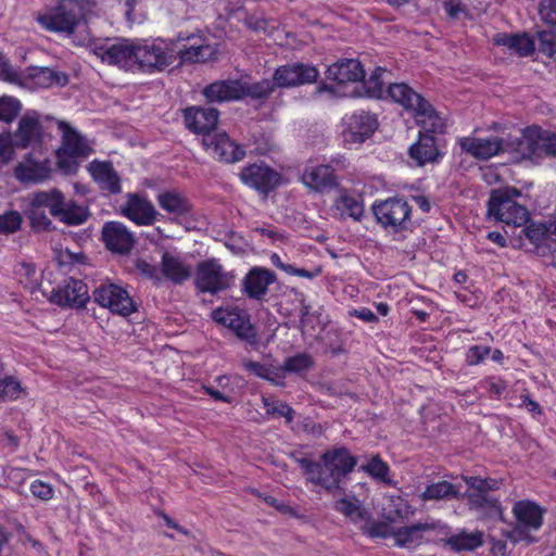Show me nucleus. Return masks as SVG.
I'll return each instance as SVG.
<instances>
[{
    "label": "nucleus",
    "mask_w": 556,
    "mask_h": 556,
    "mask_svg": "<svg viewBox=\"0 0 556 556\" xmlns=\"http://www.w3.org/2000/svg\"><path fill=\"white\" fill-rule=\"evenodd\" d=\"M333 509L343 515L353 523H357L369 518V513L364 508L356 496H343L333 504Z\"/></svg>",
    "instance_id": "4c0bfd02"
},
{
    "label": "nucleus",
    "mask_w": 556,
    "mask_h": 556,
    "mask_svg": "<svg viewBox=\"0 0 556 556\" xmlns=\"http://www.w3.org/2000/svg\"><path fill=\"white\" fill-rule=\"evenodd\" d=\"M23 392L24 389L17 378L5 376L0 379V400L14 401L17 400Z\"/></svg>",
    "instance_id": "5fc2aeb1"
},
{
    "label": "nucleus",
    "mask_w": 556,
    "mask_h": 556,
    "mask_svg": "<svg viewBox=\"0 0 556 556\" xmlns=\"http://www.w3.org/2000/svg\"><path fill=\"white\" fill-rule=\"evenodd\" d=\"M25 77L39 88H50L54 85L63 87L68 83V77L65 73L42 66L27 67Z\"/></svg>",
    "instance_id": "473e14b6"
},
{
    "label": "nucleus",
    "mask_w": 556,
    "mask_h": 556,
    "mask_svg": "<svg viewBox=\"0 0 556 556\" xmlns=\"http://www.w3.org/2000/svg\"><path fill=\"white\" fill-rule=\"evenodd\" d=\"M161 271L174 285H182L191 277V270L178 256L164 252L161 257Z\"/></svg>",
    "instance_id": "f704fd0d"
},
{
    "label": "nucleus",
    "mask_w": 556,
    "mask_h": 556,
    "mask_svg": "<svg viewBox=\"0 0 556 556\" xmlns=\"http://www.w3.org/2000/svg\"><path fill=\"white\" fill-rule=\"evenodd\" d=\"M202 144L206 152L226 164L237 163L247 154L244 147L231 140L225 131L203 137Z\"/></svg>",
    "instance_id": "4468645a"
},
{
    "label": "nucleus",
    "mask_w": 556,
    "mask_h": 556,
    "mask_svg": "<svg viewBox=\"0 0 556 556\" xmlns=\"http://www.w3.org/2000/svg\"><path fill=\"white\" fill-rule=\"evenodd\" d=\"M89 210L86 205L78 204L74 200L66 201L61 207L58 219L66 225L77 226L84 224L89 218Z\"/></svg>",
    "instance_id": "a19ab883"
},
{
    "label": "nucleus",
    "mask_w": 556,
    "mask_h": 556,
    "mask_svg": "<svg viewBox=\"0 0 556 556\" xmlns=\"http://www.w3.org/2000/svg\"><path fill=\"white\" fill-rule=\"evenodd\" d=\"M459 147L478 160H489L505 150L504 140L496 136L489 138L463 137L459 139Z\"/></svg>",
    "instance_id": "4be33fe9"
},
{
    "label": "nucleus",
    "mask_w": 556,
    "mask_h": 556,
    "mask_svg": "<svg viewBox=\"0 0 556 556\" xmlns=\"http://www.w3.org/2000/svg\"><path fill=\"white\" fill-rule=\"evenodd\" d=\"M51 173L50 161L45 157L36 160L33 153H27L24 161L16 168V177L21 181L39 182L49 178Z\"/></svg>",
    "instance_id": "a878e982"
},
{
    "label": "nucleus",
    "mask_w": 556,
    "mask_h": 556,
    "mask_svg": "<svg viewBox=\"0 0 556 556\" xmlns=\"http://www.w3.org/2000/svg\"><path fill=\"white\" fill-rule=\"evenodd\" d=\"M362 470L375 479L381 480L383 482L389 481V465L379 455L372 456L366 465L362 466Z\"/></svg>",
    "instance_id": "6e6d98bb"
},
{
    "label": "nucleus",
    "mask_w": 556,
    "mask_h": 556,
    "mask_svg": "<svg viewBox=\"0 0 556 556\" xmlns=\"http://www.w3.org/2000/svg\"><path fill=\"white\" fill-rule=\"evenodd\" d=\"M480 388L485 390L490 399H500L507 390V382L502 377L490 376L483 378Z\"/></svg>",
    "instance_id": "4d7b16f0"
},
{
    "label": "nucleus",
    "mask_w": 556,
    "mask_h": 556,
    "mask_svg": "<svg viewBox=\"0 0 556 556\" xmlns=\"http://www.w3.org/2000/svg\"><path fill=\"white\" fill-rule=\"evenodd\" d=\"M102 241L108 250L127 254L134 248L135 238L127 227L117 220L106 222L102 227Z\"/></svg>",
    "instance_id": "6ab92c4d"
},
{
    "label": "nucleus",
    "mask_w": 556,
    "mask_h": 556,
    "mask_svg": "<svg viewBox=\"0 0 556 556\" xmlns=\"http://www.w3.org/2000/svg\"><path fill=\"white\" fill-rule=\"evenodd\" d=\"M242 99L250 97L255 100H262L268 98L277 88L275 79H262L255 83H242Z\"/></svg>",
    "instance_id": "a18cd8bd"
},
{
    "label": "nucleus",
    "mask_w": 556,
    "mask_h": 556,
    "mask_svg": "<svg viewBox=\"0 0 556 556\" xmlns=\"http://www.w3.org/2000/svg\"><path fill=\"white\" fill-rule=\"evenodd\" d=\"M388 94L390 98L401 104L407 111L414 112V114L424 108L427 101L421 94L412 89L407 84H391L388 87Z\"/></svg>",
    "instance_id": "72a5a7b5"
},
{
    "label": "nucleus",
    "mask_w": 556,
    "mask_h": 556,
    "mask_svg": "<svg viewBox=\"0 0 556 556\" xmlns=\"http://www.w3.org/2000/svg\"><path fill=\"white\" fill-rule=\"evenodd\" d=\"M22 111L18 99L10 96L0 97V122L11 124Z\"/></svg>",
    "instance_id": "3c124183"
},
{
    "label": "nucleus",
    "mask_w": 556,
    "mask_h": 556,
    "mask_svg": "<svg viewBox=\"0 0 556 556\" xmlns=\"http://www.w3.org/2000/svg\"><path fill=\"white\" fill-rule=\"evenodd\" d=\"M181 112L186 129L194 135L212 136L218 124L219 111L215 108L190 105Z\"/></svg>",
    "instance_id": "2eb2a0df"
},
{
    "label": "nucleus",
    "mask_w": 556,
    "mask_h": 556,
    "mask_svg": "<svg viewBox=\"0 0 556 556\" xmlns=\"http://www.w3.org/2000/svg\"><path fill=\"white\" fill-rule=\"evenodd\" d=\"M202 94L208 102H228L242 100V87L239 79L216 80L204 87Z\"/></svg>",
    "instance_id": "b1692460"
},
{
    "label": "nucleus",
    "mask_w": 556,
    "mask_h": 556,
    "mask_svg": "<svg viewBox=\"0 0 556 556\" xmlns=\"http://www.w3.org/2000/svg\"><path fill=\"white\" fill-rule=\"evenodd\" d=\"M243 368L254 376L267 380L275 386H285V376L280 369L255 361H244Z\"/></svg>",
    "instance_id": "79ce46f5"
},
{
    "label": "nucleus",
    "mask_w": 556,
    "mask_h": 556,
    "mask_svg": "<svg viewBox=\"0 0 556 556\" xmlns=\"http://www.w3.org/2000/svg\"><path fill=\"white\" fill-rule=\"evenodd\" d=\"M212 318L217 324L229 328L238 338L250 344L256 343L257 333L245 309L239 307H218L213 311Z\"/></svg>",
    "instance_id": "ddd939ff"
},
{
    "label": "nucleus",
    "mask_w": 556,
    "mask_h": 556,
    "mask_svg": "<svg viewBox=\"0 0 556 556\" xmlns=\"http://www.w3.org/2000/svg\"><path fill=\"white\" fill-rule=\"evenodd\" d=\"M49 301L61 308L83 309L90 302L88 285L78 278L64 277L51 287Z\"/></svg>",
    "instance_id": "423d86ee"
},
{
    "label": "nucleus",
    "mask_w": 556,
    "mask_h": 556,
    "mask_svg": "<svg viewBox=\"0 0 556 556\" xmlns=\"http://www.w3.org/2000/svg\"><path fill=\"white\" fill-rule=\"evenodd\" d=\"M208 49V46L194 43L179 50L178 54L184 62H203L205 60L204 51Z\"/></svg>",
    "instance_id": "052dcab7"
},
{
    "label": "nucleus",
    "mask_w": 556,
    "mask_h": 556,
    "mask_svg": "<svg viewBox=\"0 0 556 556\" xmlns=\"http://www.w3.org/2000/svg\"><path fill=\"white\" fill-rule=\"evenodd\" d=\"M15 273L18 276L20 282L26 288L35 289L38 286L39 276L35 264L26 262L20 263Z\"/></svg>",
    "instance_id": "13d9d810"
},
{
    "label": "nucleus",
    "mask_w": 556,
    "mask_h": 556,
    "mask_svg": "<svg viewBox=\"0 0 556 556\" xmlns=\"http://www.w3.org/2000/svg\"><path fill=\"white\" fill-rule=\"evenodd\" d=\"M175 61L173 45L162 38L136 39V72H163Z\"/></svg>",
    "instance_id": "20e7f679"
},
{
    "label": "nucleus",
    "mask_w": 556,
    "mask_h": 556,
    "mask_svg": "<svg viewBox=\"0 0 556 556\" xmlns=\"http://www.w3.org/2000/svg\"><path fill=\"white\" fill-rule=\"evenodd\" d=\"M422 106L414 114L420 126L418 134H429L435 137L443 135L446 128L445 119L440 116L430 102L426 101Z\"/></svg>",
    "instance_id": "2f4dec72"
},
{
    "label": "nucleus",
    "mask_w": 556,
    "mask_h": 556,
    "mask_svg": "<svg viewBox=\"0 0 556 556\" xmlns=\"http://www.w3.org/2000/svg\"><path fill=\"white\" fill-rule=\"evenodd\" d=\"M277 266L282 271H285L286 274H288L290 276H296V277L306 278V279H314V278L318 277L323 271L321 267H319V266L314 267L313 269L300 268L293 264H288V263H280Z\"/></svg>",
    "instance_id": "680f3d73"
},
{
    "label": "nucleus",
    "mask_w": 556,
    "mask_h": 556,
    "mask_svg": "<svg viewBox=\"0 0 556 556\" xmlns=\"http://www.w3.org/2000/svg\"><path fill=\"white\" fill-rule=\"evenodd\" d=\"M299 465L309 482L332 492L354 471L357 457L346 446H333L320 455L319 462L304 457L299 459Z\"/></svg>",
    "instance_id": "f257e3e1"
},
{
    "label": "nucleus",
    "mask_w": 556,
    "mask_h": 556,
    "mask_svg": "<svg viewBox=\"0 0 556 556\" xmlns=\"http://www.w3.org/2000/svg\"><path fill=\"white\" fill-rule=\"evenodd\" d=\"M371 212L377 225L393 239H404L415 229L413 206L404 197L375 200Z\"/></svg>",
    "instance_id": "f03ea898"
},
{
    "label": "nucleus",
    "mask_w": 556,
    "mask_h": 556,
    "mask_svg": "<svg viewBox=\"0 0 556 556\" xmlns=\"http://www.w3.org/2000/svg\"><path fill=\"white\" fill-rule=\"evenodd\" d=\"M391 522H389L388 520L386 521H381V520H376V521H372L365 530V533L369 536V538H380V539H387L389 536H393V530L390 526Z\"/></svg>",
    "instance_id": "e2e57ef3"
},
{
    "label": "nucleus",
    "mask_w": 556,
    "mask_h": 556,
    "mask_svg": "<svg viewBox=\"0 0 556 556\" xmlns=\"http://www.w3.org/2000/svg\"><path fill=\"white\" fill-rule=\"evenodd\" d=\"M467 500L471 508L486 510L491 514H502V505L500 500L490 495L489 493L468 492Z\"/></svg>",
    "instance_id": "49530a36"
},
{
    "label": "nucleus",
    "mask_w": 556,
    "mask_h": 556,
    "mask_svg": "<svg viewBox=\"0 0 556 556\" xmlns=\"http://www.w3.org/2000/svg\"><path fill=\"white\" fill-rule=\"evenodd\" d=\"M17 147L13 140L10 129L3 128L0 130V168L10 163L15 155Z\"/></svg>",
    "instance_id": "864d4df0"
},
{
    "label": "nucleus",
    "mask_w": 556,
    "mask_h": 556,
    "mask_svg": "<svg viewBox=\"0 0 556 556\" xmlns=\"http://www.w3.org/2000/svg\"><path fill=\"white\" fill-rule=\"evenodd\" d=\"M262 403L268 416L283 417L287 422L293 421L295 410L287 402L263 395Z\"/></svg>",
    "instance_id": "de8ad7c7"
},
{
    "label": "nucleus",
    "mask_w": 556,
    "mask_h": 556,
    "mask_svg": "<svg viewBox=\"0 0 556 556\" xmlns=\"http://www.w3.org/2000/svg\"><path fill=\"white\" fill-rule=\"evenodd\" d=\"M93 301L111 313L127 317L137 311V305L126 288L113 283L103 282L92 292Z\"/></svg>",
    "instance_id": "9b49d317"
},
{
    "label": "nucleus",
    "mask_w": 556,
    "mask_h": 556,
    "mask_svg": "<svg viewBox=\"0 0 556 556\" xmlns=\"http://www.w3.org/2000/svg\"><path fill=\"white\" fill-rule=\"evenodd\" d=\"M92 51L103 63L136 72V40L124 39L115 43L94 42Z\"/></svg>",
    "instance_id": "f8f14e48"
},
{
    "label": "nucleus",
    "mask_w": 556,
    "mask_h": 556,
    "mask_svg": "<svg viewBox=\"0 0 556 556\" xmlns=\"http://www.w3.org/2000/svg\"><path fill=\"white\" fill-rule=\"evenodd\" d=\"M539 13L545 24L556 26V0H543Z\"/></svg>",
    "instance_id": "774afa93"
},
{
    "label": "nucleus",
    "mask_w": 556,
    "mask_h": 556,
    "mask_svg": "<svg viewBox=\"0 0 556 556\" xmlns=\"http://www.w3.org/2000/svg\"><path fill=\"white\" fill-rule=\"evenodd\" d=\"M545 509L529 500L515 503L513 514L517 523L528 530H539L543 525Z\"/></svg>",
    "instance_id": "bb28decb"
},
{
    "label": "nucleus",
    "mask_w": 556,
    "mask_h": 556,
    "mask_svg": "<svg viewBox=\"0 0 556 556\" xmlns=\"http://www.w3.org/2000/svg\"><path fill=\"white\" fill-rule=\"evenodd\" d=\"M429 529L430 526L428 523L421 522L401 527L393 532L395 545L399 547H407L412 543H420L422 540L421 532Z\"/></svg>",
    "instance_id": "37998d69"
},
{
    "label": "nucleus",
    "mask_w": 556,
    "mask_h": 556,
    "mask_svg": "<svg viewBox=\"0 0 556 556\" xmlns=\"http://www.w3.org/2000/svg\"><path fill=\"white\" fill-rule=\"evenodd\" d=\"M334 206L342 215H346L354 220H361L364 214L363 201L346 192L337 198Z\"/></svg>",
    "instance_id": "c03bdc74"
},
{
    "label": "nucleus",
    "mask_w": 556,
    "mask_h": 556,
    "mask_svg": "<svg viewBox=\"0 0 556 556\" xmlns=\"http://www.w3.org/2000/svg\"><path fill=\"white\" fill-rule=\"evenodd\" d=\"M314 366V358L308 353H298L285 359L282 366L279 368L280 374L287 371L290 374L301 375L308 371Z\"/></svg>",
    "instance_id": "09e8293b"
},
{
    "label": "nucleus",
    "mask_w": 556,
    "mask_h": 556,
    "mask_svg": "<svg viewBox=\"0 0 556 556\" xmlns=\"http://www.w3.org/2000/svg\"><path fill=\"white\" fill-rule=\"evenodd\" d=\"M233 275L226 271L219 260L212 257L198 263L194 285L202 293L217 294L231 287Z\"/></svg>",
    "instance_id": "0eeeda50"
},
{
    "label": "nucleus",
    "mask_w": 556,
    "mask_h": 556,
    "mask_svg": "<svg viewBox=\"0 0 556 556\" xmlns=\"http://www.w3.org/2000/svg\"><path fill=\"white\" fill-rule=\"evenodd\" d=\"M30 205L48 210L50 215L58 219L61 207L64 204V194L58 189L35 192L30 198Z\"/></svg>",
    "instance_id": "c9c22d12"
},
{
    "label": "nucleus",
    "mask_w": 556,
    "mask_h": 556,
    "mask_svg": "<svg viewBox=\"0 0 556 556\" xmlns=\"http://www.w3.org/2000/svg\"><path fill=\"white\" fill-rule=\"evenodd\" d=\"M87 10V0H60L54 7L39 14L37 22L50 33L70 36L85 18Z\"/></svg>",
    "instance_id": "7ed1b4c3"
},
{
    "label": "nucleus",
    "mask_w": 556,
    "mask_h": 556,
    "mask_svg": "<svg viewBox=\"0 0 556 556\" xmlns=\"http://www.w3.org/2000/svg\"><path fill=\"white\" fill-rule=\"evenodd\" d=\"M493 43L498 47H505L510 53L518 56H529L535 50L534 40L527 33H498L494 36Z\"/></svg>",
    "instance_id": "c85d7f7f"
},
{
    "label": "nucleus",
    "mask_w": 556,
    "mask_h": 556,
    "mask_svg": "<svg viewBox=\"0 0 556 556\" xmlns=\"http://www.w3.org/2000/svg\"><path fill=\"white\" fill-rule=\"evenodd\" d=\"M446 544L451 547L452 551L458 553L476 551L477 548L483 546L484 534L482 531L479 530H476L473 532L463 530L459 533L448 536L446 540Z\"/></svg>",
    "instance_id": "e433bc0d"
},
{
    "label": "nucleus",
    "mask_w": 556,
    "mask_h": 556,
    "mask_svg": "<svg viewBox=\"0 0 556 556\" xmlns=\"http://www.w3.org/2000/svg\"><path fill=\"white\" fill-rule=\"evenodd\" d=\"M414 509L408 502L400 495L388 497L383 506V517L389 522H397L413 515Z\"/></svg>",
    "instance_id": "58836bf2"
},
{
    "label": "nucleus",
    "mask_w": 556,
    "mask_h": 556,
    "mask_svg": "<svg viewBox=\"0 0 556 556\" xmlns=\"http://www.w3.org/2000/svg\"><path fill=\"white\" fill-rule=\"evenodd\" d=\"M159 206L170 215L188 217L192 215L193 205L190 199L177 190H166L156 197Z\"/></svg>",
    "instance_id": "cd10ccee"
},
{
    "label": "nucleus",
    "mask_w": 556,
    "mask_h": 556,
    "mask_svg": "<svg viewBox=\"0 0 556 556\" xmlns=\"http://www.w3.org/2000/svg\"><path fill=\"white\" fill-rule=\"evenodd\" d=\"M342 139L345 146L362 144L378 129L379 122L376 114L356 110L345 114L342 118Z\"/></svg>",
    "instance_id": "1a4fd4ad"
},
{
    "label": "nucleus",
    "mask_w": 556,
    "mask_h": 556,
    "mask_svg": "<svg viewBox=\"0 0 556 556\" xmlns=\"http://www.w3.org/2000/svg\"><path fill=\"white\" fill-rule=\"evenodd\" d=\"M21 215L15 211H11L4 215H0V232H14L21 227Z\"/></svg>",
    "instance_id": "338daca9"
},
{
    "label": "nucleus",
    "mask_w": 556,
    "mask_h": 556,
    "mask_svg": "<svg viewBox=\"0 0 556 556\" xmlns=\"http://www.w3.org/2000/svg\"><path fill=\"white\" fill-rule=\"evenodd\" d=\"M422 501L453 500L459 497V489L448 481H438L426 486L420 494Z\"/></svg>",
    "instance_id": "ea45409f"
},
{
    "label": "nucleus",
    "mask_w": 556,
    "mask_h": 556,
    "mask_svg": "<svg viewBox=\"0 0 556 556\" xmlns=\"http://www.w3.org/2000/svg\"><path fill=\"white\" fill-rule=\"evenodd\" d=\"M276 281V274L264 267H253L242 280V291L249 298L261 301L267 294L268 287Z\"/></svg>",
    "instance_id": "412c9836"
},
{
    "label": "nucleus",
    "mask_w": 556,
    "mask_h": 556,
    "mask_svg": "<svg viewBox=\"0 0 556 556\" xmlns=\"http://www.w3.org/2000/svg\"><path fill=\"white\" fill-rule=\"evenodd\" d=\"M540 49L551 58H556V33L542 30L538 34Z\"/></svg>",
    "instance_id": "69168bd1"
},
{
    "label": "nucleus",
    "mask_w": 556,
    "mask_h": 556,
    "mask_svg": "<svg viewBox=\"0 0 556 556\" xmlns=\"http://www.w3.org/2000/svg\"><path fill=\"white\" fill-rule=\"evenodd\" d=\"M521 232L535 248H542L548 238L549 228L543 223H529L522 228Z\"/></svg>",
    "instance_id": "8fccbe9b"
},
{
    "label": "nucleus",
    "mask_w": 556,
    "mask_h": 556,
    "mask_svg": "<svg viewBox=\"0 0 556 556\" xmlns=\"http://www.w3.org/2000/svg\"><path fill=\"white\" fill-rule=\"evenodd\" d=\"M62 132V150L70 156L87 157L92 149L87 140L65 121H55Z\"/></svg>",
    "instance_id": "393cba45"
},
{
    "label": "nucleus",
    "mask_w": 556,
    "mask_h": 556,
    "mask_svg": "<svg viewBox=\"0 0 556 556\" xmlns=\"http://www.w3.org/2000/svg\"><path fill=\"white\" fill-rule=\"evenodd\" d=\"M93 182L98 188L108 194L122 192V180L119 174L111 161L93 160L87 167Z\"/></svg>",
    "instance_id": "a211bd4d"
},
{
    "label": "nucleus",
    "mask_w": 556,
    "mask_h": 556,
    "mask_svg": "<svg viewBox=\"0 0 556 556\" xmlns=\"http://www.w3.org/2000/svg\"><path fill=\"white\" fill-rule=\"evenodd\" d=\"M302 179L305 185L319 191L332 189L339 185L333 167L328 164H321L305 169Z\"/></svg>",
    "instance_id": "c756f323"
},
{
    "label": "nucleus",
    "mask_w": 556,
    "mask_h": 556,
    "mask_svg": "<svg viewBox=\"0 0 556 556\" xmlns=\"http://www.w3.org/2000/svg\"><path fill=\"white\" fill-rule=\"evenodd\" d=\"M123 215L139 226H150L156 220L157 212L152 202L137 193H129L122 207Z\"/></svg>",
    "instance_id": "aec40b11"
},
{
    "label": "nucleus",
    "mask_w": 556,
    "mask_h": 556,
    "mask_svg": "<svg viewBox=\"0 0 556 556\" xmlns=\"http://www.w3.org/2000/svg\"><path fill=\"white\" fill-rule=\"evenodd\" d=\"M239 179L244 186L264 197H268L282 182L281 174L263 161L243 166Z\"/></svg>",
    "instance_id": "9d476101"
},
{
    "label": "nucleus",
    "mask_w": 556,
    "mask_h": 556,
    "mask_svg": "<svg viewBox=\"0 0 556 556\" xmlns=\"http://www.w3.org/2000/svg\"><path fill=\"white\" fill-rule=\"evenodd\" d=\"M55 121L51 116H41L36 111L26 112L20 118L15 131L12 132L17 149L41 147L46 139V124Z\"/></svg>",
    "instance_id": "6e6552de"
},
{
    "label": "nucleus",
    "mask_w": 556,
    "mask_h": 556,
    "mask_svg": "<svg viewBox=\"0 0 556 556\" xmlns=\"http://www.w3.org/2000/svg\"><path fill=\"white\" fill-rule=\"evenodd\" d=\"M445 152L441 150L438 137L429 134H418L417 140L409 147L408 156L417 166L438 164Z\"/></svg>",
    "instance_id": "f3484780"
},
{
    "label": "nucleus",
    "mask_w": 556,
    "mask_h": 556,
    "mask_svg": "<svg viewBox=\"0 0 556 556\" xmlns=\"http://www.w3.org/2000/svg\"><path fill=\"white\" fill-rule=\"evenodd\" d=\"M326 77L338 85L356 83L365 78V70L358 60L341 59L328 66Z\"/></svg>",
    "instance_id": "5701e85b"
},
{
    "label": "nucleus",
    "mask_w": 556,
    "mask_h": 556,
    "mask_svg": "<svg viewBox=\"0 0 556 556\" xmlns=\"http://www.w3.org/2000/svg\"><path fill=\"white\" fill-rule=\"evenodd\" d=\"M318 77L319 72L315 66L301 62L281 65L274 73V79L280 88L314 84Z\"/></svg>",
    "instance_id": "dca6fc26"
},
{
    "label": "nucleus",
    "mask_w": 556,
    "mask_h": 556,
    "mask_svg": "<svg viewBox=\"0 0 556 556\" xmlns=\"http://www.w3.org/2000/svg\"><path fill=\"white\" fill-rule=\"evenodd\" d=\"M544 130L540 126H528L516 142V151L523 157H542Z\"/></svg>",
    "instance_id": "7c9ffc66"
},
{
    "label": "nucleus",
    "mask_w": 556,
    "mask_h": 556,
    "mask_svg": "<svg viewBox=\"0 0 556 556\" xmlns=\"http://www.w3.org/2000/svg\"><path fill=\"white\" fill-rule=\"evenodd\" d=\"M465 483L476 493H489L501 489L502 480L493 478H481L479 476L464 477Z\"/></svg>",
    "instance_id": "603ef678"
},
{
    "label": "nucleus",
    "mask_w": 556,
    "mask_h": 556,
    "mask_svg": "<svg viewBox=\"0 0 556 556\" xmlns=\"http://www.w3.org/2000/svg\"><path fill=\"white\" fill-rule=\"evenodd\" d=\"M519 194L520 192L515 188L492 190L488 201V217L508 226L526 225L530 215L526 206L516 202L515 197Z\"/></svg>",
    "instance_id": "39448f33"
},
{
    "label": "nucleus",
    "mask_w": 556,
    "mask_h": 556,
    "mask_svg": "<svg viewBox=\"0 0 556 556\" xmlns=\"http://www.w3.org/2000/svg\"><path fill=\"white\" fill-rule=\"evenodd\" d=\"M491 353V348L486 345L475 344L465 352V363L467 366H478L482 364Z\"/></svg>",
    "instance_id": "bf43d9fd"
},
{
    "label": "nucleus",
    "mask_w": 556,
    "mask_h": 556,
    "mask_svg": "<svg viewBox=\"0 0 556 556\" xmlns=\"http://www.w3.org/2000/svg\"><path fill=\"white\" fill-rule=\"evenodd\" d=\"M443 9L447 17L452 20L459 18L460 16L468 17L470 15L467 5L462 0H445Z\"/></svg>",
    "instance_id": "0e129e2a"
}]
</instances>
